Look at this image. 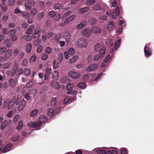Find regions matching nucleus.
I'll use <instances>...</instances> for the list:
<instances>
[{
	"mask_svg": "<svg viewBox=\"0 0 154 154\" xmlns=\"http://www.w3.org/2000/svg\"><path fill=\"white\" fill-rule=\"evenodd\" d=\"M12 146V145L10 143H8L3 148H2V153H5L9 151L11 147Z\"/></svg>",
	"mask_w": 154,
	"mask_h": 154,
	"instance_id": "12",
	"label": "nucleus"
},
{
	"mask_svg": "<svg viewBox=\"0 0 154 154\" xmlns=\"http://www.w3.org/2000/svg\"><path fill=\"white\" fill-rule=\"evenodd\" d=\"M48 119L43 115H41L38 118V120L35 121V122H29L28 125L32 128H35L36 130H39L40 129V127L41 125L47 122L48 121Z\"/></svg>",
	"mask_w": 154,
	"mask_h": 154,
	"instance_id": "1",
	"label": "nucleus"
},
{
	"mask_svg": "<svg viewBox=\"0 0 154 154\" xmlns=\"http://www.w3.org/2000/svg\"><path fill=\"white\" fill-rule=\"evenodd\" d=\"M77 86L79 88L83 89L86 88L87 85L85 82H80L78 84Z\"/></svg>",
	"mask_w": 154,
	"mask_h": 154,
	"instance_id": "23",
	"label": "nucleus"
},
{
	"mask_svg": "<svg viewBox=\"0 0 154 154\" xmlns=\"http://www.w3.org/2000/svg\"><path fill=\"white\" fill-rule=\"evenodd\" d=\"M29 16V13L27 12H24L23 13L22 16L25 18H27Z\"/></svg>",
	"mask_w": 154,
	"mask_h": 154,
	"instance_id": "45",
	"label": "nucleus"
},
{
	"mask_svg": "<svg viewBox=\"0 0 154 154\" xmlns=\"http://www.w3.org/2000/svg\"><path fill=\"white\" fill-rule=\"evenodd\" d=\"M51 86L56 89H58L59 88V85L57 82L52 81L51 83Z\"/></svg>",
	"mask_w": 154,
	"mask_h": 154,
	"instance_id": "19",
	"label": "nucleus"
},
{
	"mask_svg": "<svg viewBox=\"0 0 154 154\" xmlns=\"http://www.w3.org/2000/svg\"><path fill=\"white\" fill-rule=\"evenodd\" d=\"M68 75L70 77L74 79H76L78 78L80 76V74L76 72L73 71H70L68 73Z\"/></svg>",
	"mask_w": 154,
	"mask_h": 154,
	"instance_id": "10",
	"label": "nucleus"
},
{
	"mask_svg": "<svg viewBox=\"0 0 154 154\" xmlns=\"http://www.w3.org/2000/svg\"><path fill=\"white\" fill-rule=\"evenodd\" d=\"M41 55V59L42 60H46L48 58V56L47 54L45 53L42 54Z\"/></svg>",
	"mask_w": 154,
	"mask_h": 154,
	"instance_id": "44",
	"label": "nucleus"
},
{
	"mask_svg": "<svg viewBox=\"0 0 154 154\" xmlns=\"http://www.w3.org/2000/svg\"><path fill=\"white\" fill-rule=\"evenodd\" d=\"M16 100V98L14 97L11 101L9 100L8 101V100H7L6 102L5 103L8 104V109H10L12 107L15 103Z\"/></svg>",
	"mask_w": 154,
	"mask_h": 154,
	"instance_id": "9",
	"label": "nucleus"
},
{
	"mask_svg": "<svg viewBox=\"0 0 154 154\" xmlns=\"http://www.w3.org/2000/svg\"><path fill=\"white\" fill-rule=\"evenodd\" d=\"M58 72L57 70L54 71L52 74L53 77L56 78L58 76Z\"/></svg>",
	"mask_w": 154,
	"mask_h": 154,
	"instance_id": "58",
	"label": "nucleus"
},
{
	"mask_svg": "<svg viewBox=\"0 0 154 154\" xmlns=\"http://www.w3.org/2000/svg\"><path fill=\"white\" fill-rule=\"evenodd\" d=\"M92 33L91 30L89 28H85L82 30L81 35L85 37H88Z\"/></svg>",
	"mask_w": 154,
	"mask_h": 154,
	"instance_id": "6",
	"label": "nucleus"
},
{
	"mask_svg": "<svg viewBox=\"0 0 154 154\" xmlns=\"http://www.w3.org/2000/svg\"><path fill=\"white\" fill-rule=\"evenodd\" d=\"M56 13L55 11H52L49 12L48 14V15L50 17L52 18L56 15Z\"/></svg>",
	"mask_w": 154,
	"mask_h": 154,
	"instance_id": "33",
	"label": "nucleus"
},
{
	"mask_svg": "<svg viewBox=\"0 0 154 154\" xmlns=\"http://www.w3.org/2000/svg\"><path fill=\"white\" fill-rule=\"evenodd\" d=\"M95 2V0H87L86 4L88 5H91L94 4Z\"/></svg>",
	"mask_w": 154,
	"mask_h": 154,
	"instance_id": "39",
	"label": "nucleus"
},
{
	"mask_svg": "<svg viewBox=\"0 0 154 154\" xmlns=\"http://www.w3.org/2000/svg\"><path fill=\"white\" fill-rule=\"evenodd\" d=\"M89 10V7H86L80 9L79 11L80 13L83 14L88 12Z\"/></svg>",
	"mask_w": 154,
	"mask_h": 154,
	"instance_id": "15",
	"label": "nucleus"
},
{
	"mask_svg": "<svg viewBox=\"0 0 154 154\" xmlns=\"http://www.w3.org/2000/svg\"><path fill=\"white\" fill-rule=\"evenodd\" d=\"M38 112V110L37 109H35L32 110L30 112V116L32 117L36 116Z\"/></svg>",
	"mask_w": 154,
	"mask_h": 154,
	"instance_id": "29",
	"label": "nucleus"
},
{
	"mask_svg": "<svg viewBox=\"0 0 154 154\" xmlns=\"http://www.w3.org/2000/svg\"><path fill=\"white\" fill-rule=\"evenodd\" d=\"M98 68V66L96 63L91 64L87 67L85 70L86 71L91 72L95 70Z\"/></svg>",
	"mask_w": 154,
	"mask_h": 154,
	"instance_id": "8",
	"label": "nucleus"
},
{
	"mask_svg": "<svg viewBox=\"0 0 154 154\" xmlns=\"http://www.w3.org/2000/svg\"><path fill=\"white\" fill-rule=\"evenodd\" d=\"M32 48V45L30 43L27 44L26 45V51L28 53H30Z\"/></svg>",
	"mask_w": 154,
	"mask_h": 154,
	"instance_id": "28",
	"label": "nucleus"
},
{
	"mask_svg": "<svg viewBox=\"0 0 154 154\" xmlns=\"http://www.w3.org/2000/svg\"><path fill=\"white\" fill-rule=\"evenodd\" d=\"M11 65V64L10 62H7L5 63L3 65V67L4 69H7L9 68Z\"/></svg>",
	"mask_w": 154,
	"mask_h": 154,
	"instance_id": "43",
	"label": "nucleus"
},
{
	"mask_svg": "<svg viewBox=\"0 0 154 154\" xmlns=\"http://www.w3.org/2000/svg\"><path fill=\"white\" fill-rule=\"evenodd\" d=\"M1 7L2 10L4 11H7L8 9L7 6L5 5L4 4L2 5Z\"/></svg>",
	"mask_w": 154,
	"mask_h": 154,
	"instance_id": "62",
	"label": "nucleus"
},
{
	"mask_svg": "<svg viewBox=\"0 0 154 154\" xmlns=\"http://www.w3.org/2000/svg\"><path fill=\"white\" fill-rule=\"evenodd\" d=\"M36 58V56L35 55H33L31 56L30 58L29 61L30 62H32L35 61Z\"/></svg>",
	"mask_w": 154,
	"mask_h": 154,
	"instance_id": "57",
	"label": "nucleus"
},
{
	"mask_svg": "<svg viewBox=\"0 0 154 154\" xmlns=\"http://www.w3.org/2000/svg\"><path fill=\"white\" fill-rule=\"evenodd\" d=\"M23 73L25 75H28L30 73V70L28 69H25L23 71Z\"/></svg>",
	"mask_w": 154,
	"mask_h": 154,
	"instance_id": "46",
	"label": "nucleus"
},
{
	"mask_svg": "<svg viewBox=\"0 0 154 154\" xmlns=\"http://www.w3.org/2000/svg\"><path fill=\"white\" fill-rule=\"evenodd\" d=\"M33 83V79H32L31 81L28 82L26 85V87L27 88H29L32 86Z\"/></svg>",
	"mask_w": 154,
	"mask_h": 154,
	"instance_id": "34",
	"label": "nucleus"
},
{
	"mask_svg": "<svg viewBox=\"0 0 154 154\" xmlns=\"http://www.w3.org/2000/svg\"><path fill=\"white\" fill-rule=\"evenodd\" d=\"M26 103V101L24 100H22L18 106V111H22L25 106Z\"/></svg>",
	"mask_w": 154,
	"mask_h": 154,
	"instance_id": "11",
	"label": "nucleus"
},
{
	"mask_svg": "<svg viewBox=\"0 0 154 154\" xmlns=\"http://www.w3.org/2000/svg\"><path fill=\"white\" fill-rule=\"evenodd\" d=\"M68 53L69 55H73L75 53V50L72 48H70L68 50Z\"/></svg>",
	"mask_w": 154,
	"mask_h": 154,
	"instance_id": "30",
	"label": "nucleus"
},
{
	"mask_svg": "<svg viewBox=\"0 0 154 154\" xmlns=\"http://www.w3.org/2000/svg\"><path fill=\"white\" fill-rule=\"evenodd\" d=\"M6 48L5 47H2L0 48V55H2L6 50Z\"/></svg>",
	"mask_w": 154,
	"mask_h": 154,
	"instance_id": "53",
	"label": "nucleus"
},
{
	"mask_svg": "<svg viewBox=\"0 0 154 154\" xmlns=\"http://www.w3.org/2000/svg\"><path fill=\"white\" fill-rule=\"evenodd\" d=\"M44 16V13L43 12L39 13L37 15V18L39 20L41 19Z\"/></svg>",
	"mask_w": 154,
	"mask_h": 154,
	"instance_id": "48",
	"label": "nucleus"
},
{
	"mask_svg": "<svg viewBox=\"0 0 154 154\" xmlns=\"http://www.w3.org/2000/svg\"><path fill=\"white\" fill-rule=\"evenodd\" d=\"M68 79V78L67 76H63L60 80L61 82L62 83H65L69 81Z\"/></svg>",
	"mask_w": 154,
	"mask_h": 154,
	"instance_id": "32",
	"label": "nucleus"
},
{
	"mask_svg": "<svg viewBox=\"0 0 154 154\" xmlns=\"http://www.w3.org/2000/svg\"><path fill=\"white\" fill-rule=\"evenodd\" d=\"M40 42V40L39 39H36L34 42V44L35 46L38 45Z\"/></svg>",
	"mask_w": 154,
	"mask_h": 154,
	"instance_id": "64",
	"label": "nucleus"
},
{
	"mask_svg": "<svg viewBox=\"0 0 154 154\" xmlns=\"http://www.w3.org/2000/svg\"><path fill=\"white\" fill-rule=\"evenodd\" d=\"M61 7V5L60 3H57L54 5V9L55 10L60 9Z\"/></svg>",
	"mask_w": 154,
	"mask_h": 154,
	"instance_id": "52",
	"label": "nucleus"
},
{
	"mask_svg": "<svg viewBox=\"0 0 154 154\" xmlns=\"http://www.w3.org/2000/svg\"><path fill=\"white\" fill-rule=\"evenodd\" d=\"M93 9L94 10L97 11L100 10L101 8L99 4H96L93 7Z\"/></svg>",
	"mask_w": 154,
	"mask_h": 154,
	"instance_id": "35",
	"label": "nucleus"
},
{
	"mask_svg": "<svg viewBox=\"0 0 154 154\" xmlns=\"http://www.w3.org/2000/svg\"><path fill=\"white\" fill-rule=\"evenodd\" d=\"M91 30L92 32L96 34H98L101 32L100 29L99 28L95 27H93Z\"/></svg>",
	"mask_w": 154,
	"mask_h": 154,
	"instance_id": "21",
	"label": "nucleus"
},
{
	"mask_svg": "<svg viewBox=\"0 0 154 154\" xmlns=\"http://www.w3.org/2000/svg\"><path fill=\"white\" fill-rule=\"evenodd\" d=\"M121 41V39H119L115 42L114 45V48L115 50H117L119 48V45L120 44Z\"/></svg>",
	"mask_w": 154,
	"mask_h": 154,
	"instance_id": "26",
	"label": "nucleus"
},
{
	"mask_svg": "<svg viewBox=\"0 0 154 154\" xmlns=\"http://www.w3.org/2000/svg\"><path fill=\"white\" fill-rule=\"evenodd\" d=\"M103 73L102 72L99 73L97 76L95 78L94 81H97L98 80L100 77L102 76Z\"/></svg>",
	"mask_w": 154,
	"mask_h": 154,
	"instance_id": "59",
	"label": "nucleus"
},
{
	"mask_svg": "<svg viewBox=\"0 0 154 154\" xmlns=\"http://www.w3.org/2000/svg\"><path fill=\"white\" fill-rule=\"evenodd\" d=\"M34 28V25L32 24L28 28L26 31V33L28 34H31L32 33Z\"/></svg>",
	"mask_w": 154,
	"mask_h": 154,
	"instance_id": "16",
	"label": "nucleus"
},
{
	"mask_svg": "<svg viewBox=\"0 0 154 154\" xmlns=\"http://www.w3.org/2000/svg\"><path fill=\"white\" fill-rule=\"evenodd\" d=\"M45 71L46 73L49 74H51V73L52 72L51 69L49 67H46V68Z\"/></svg>",
	"mask_w": 154,
	"mask_h": 154,
	"instance_id": "54",
	"label": "nucleus"
},
{
	"mask_svg": "<svg viewBox=\"0 0 154 154\" xmlns=\"http://www.w3.org/2000/svg\"><path fill=\"white\" fill-rule=\"evenodd\" d=\"M23 38L27 41H30L32 40L31 37L28 35H26L24 36Z\"/></svg>",
	"mask_w": 154,
	"mask_h": 154,
	"instance_id": "47",
	"label": "nucleus"
},
{
	"mask_svg": "<svg viewBox=\"0 0 154 154\" xmlns=\"http://www.w3.org/2000/svg\"><path fill=\"white\" fill-rule=\"evenodd\" d=\"M8 83L10 85L12 88L15 86V82L14 79L11 78L9 79Z\"/></svg>",
	"mask_w": 154,
	"mask_h": 154,
	"instance_id": "22",
	"label": "nucleus"
},
{
	"mask_svg": "<svg viewBox=\"0 0 154 154\" xmlns=\"http://www.w3.org/2000/svg\"><path fill=\"white\" fill-rule=\"evenodd\" d=\"M56 103V98L55 97L53 98L51 101V104L52 105L55 106Z\"/></svg>",
	"mask_w": 154,
	"mask_h": 154,
	"instance_id": "51",
	"label": "nucleus"
},
{
	"mask_svg": "<svg viewBox=\"0 0 154 154\" xmlns=\"http://www.w3.org/2000/svg\"><path fill=\"white\" fill-rule=\"evenodd\" d=\"M12 51L10 49H8L5 53L4 56L6 59L9 58L11 55Z\"/></svg>",
	"mask_w": 154,
	"mask_h": 154,
	"instance_id": "18",
	"label": "nucleus"
},
{
	"mask_svg": "<svg viewBox=\"0 0 154 154\" xmlns=\"http://www.w3.org/2000/svg\"><path fill=\"white\" fill-rule=\"evenodd\" d=\"M18 66V64L17 63H15L14 64V66L11 72H10L9 71L7 72L8 75L11 76H14L16 73H17Z\"/></svg>",
	"mask_w": 154,
	"mask_h": 154,
	"instance_id": "4",
	"label": "nucleus"
},
{
	"mask_svg": "<svg viewBox=\"0 0 154 154\" xmlns=\"http://www.w3.org/2000/svg\"><path fill=\"white\" fill-rule=\"evenodd\" d=\"M103 47H101V45L99 44H97L95 45L94 47V51L96 52H97L100 51V52L101 49Z\"/></svg>",
	"mask_w": 154,
	"mask_h": 154,
	"instance_id": "20",
	"label": "nucleus"
},
{
	"mask_svg": "<svg viewBox=\"0 0 154 154\" xmlns=\"http://www.w3.org/2000/svg\"><path fill=\"white\" fill-rule=\"evenodd\" d=\"M121 154H128V150L125 148H122L121 150Z\"/></svg>",
	"mask_w": 154,
	"mask_h": 154,
	"instance_id": "42",
	"label": "nucleus"
},
{
	"mask_svg": "<svg viewBox=\"0 0 154 154\" xmlns=\"http://www.w3.org/2000/svg\"><path fill=\"white\" fill-rule=\"evenodd\" d=\"M63 56L62 54H59L58 55V57L57 60L59 61V62H61L63 60Z\"/></svg>",
	"mask_w": 154,
	"mask_h": 154,
	"instance_id": "61",
	"label": "nucleus"
},
{
	"mask_svg": "<svg viewBox=\"0 0 154 154\" xmlns=\"http://www.w3.org/2000/svg\"><path fill=\"white\" fill-rule=\"evenodd\" d=\"M96 152L98 154H105L106 150L103 149H98L97 150Z\"/></svg>",
	"mask_w": 154,
	"mask_h": 154,
	"instance_id": "50",
	"label": "nucleus"
},
{
	"mask_svg": "<svg viewBox=\"0 0 154 154\" xmlns=\"http://www.w3.org/2000/svg\"><path fill=\"white\" fill-rule=\"evenodd\" d=\"M64 33V37L67 41H69L71 37V35L69 31H65Z\"/></svg>",
	"mask_w": 154,
	"mask_h": 154,
	"instance_id": "13",
	"label": "nucleus"
},
{
	"mask_svg": "<svg viewBox=\"0 0 154 154\" xmlns=\"http://www.w3.org/2000/svg\"><path fill=\"white\" fill-rule=\"evenodd\" d=\"M9 124L8 122L7 121H5L2 123L0 126V128L1 130H3L5 127Z\"/></svg>",
	"mask_w": 154,
	"mask_h": 154,
	"instance_id": "24",
	"label": "nucleus"
},
{
	"mask_svg": "<svg viewBox=\"0 0 154 154\" xmlns=\"http://www.w3.org/2000/svg\"><path fill=\"white\" fill-rule=\"evenodd\" d=\"M38 10L36 8H33L32 9L31 11L30 14L33 15H35L38 12Z\"/></svg>",
	"mask_w": 154,
	"mask_h": 154,
	"instance_id": "40",
	"label": "nucleus"
},
{
	"mask_svg": "<svg viewBox=\"0 0 154 154\" xmlns=\"http://www.w3.org/2000/svg\"><path fill=\"white\" fill-rule=\"evenodd\" d=\"M24 97L25 99L27 100H30L31 99V97L29 96V94L27 93L25 94Z\"/></svg>",
	"mask_w": 154,
	"mask_h": 154,
	"instance_id": "60",
	"label": "nucleus"
},
{
	"mask_svg": "<svg viewBox=\"0 0 154 154\" xmlns=\"http://www.w3.org/2000/svg\"><path fill=\"white\" fill-rule=\"evenodd\" d=\"M115 15H116V16H117L119 15V7L117 6L115 10V11L114 13Z\"/></svg>",
	"mask_w": 154,
	"mask_h": 154,
	"instance_id": "55",
	"label": "nucleus"
},
{
	"mask_svg": "<svg viewBox=\"0 0 154 154\" xmlns=\"http://www.w3.org/2000/svg\"><path fill=\"white\" fill-rule=\"evenodd\" d=\"M78 59V57L76 56H74L69 60V63H74Z\"/></svg>",
	"mask_w": 154,
	"mask_h": 154,
	"instance_id": "27",
	"label": "nucleus"
},
{
	"mask_svg": "<svg viewBox=\"0 0 154 154\" xmlns=\"http://www.w3.org/2000/svg\"><path fill=\"white\" fill-rule=\"evenodd\" d=\"M114 25L113 23L111 21H109L108 24V30L111 31L114 28Z\"/></svg>",
	"mask_w": 154,
	"mask_h": 154,
	"instance_id": "25",
	"label": "nucleus"
},
{
	"mask_svg": "<svg viewBox=\"0 0 154 154\" xmlns=\"http://www.w3.org/2000/svg\"><path fill=\"white\" fill-rule=\"evenodd\" d=\"M74 101L75 99L73 98H68L67 97H65L63 100V104H66L68 102L69 103Z\"/></svg>",
	"mask_w": 154,
	"mask_h": 154,
	"instance_id": "14",
	"label": "nucleus"
},
{
	"mask_svg": "<svg viewBox=\"0 0 154 154\" xmlns=\"http://www.w3.org/2000/svg\"><path fill=\"white\" fill-rule=\"evenodd\" d=\"M88 21L89 23L91 25H94L96 22V20L94 18L90 19H88Z\"/></svg>",
	"mask_w": 154,
	"mask_h": 154,
	"instance_id": "36",
	"label": "nucleus"
},
{
	"mask_svg": "<svg viewBox=\"0 0 154 154\" xmlns=\"http://www.w3.org/2000/svg\"><path fill=\"white\" fill-rule=\"evenodd\" d=\"M23 126V122L22 121H20L18 123V125L16 128L17 130L20 129Z\"/></svg>",
	"mask_w": 154,
	"mask_h": 154,
	"instance_id": "38",
	"label": "nucleus"
},
{
	"mask_svg": "<svg viewBox=\"0 0 154 154\" xmlns=\"http://www.w3.org/2000/svg\"><path fill=\"white\" fill-rule=\"evenodd\" d=\"M59 62L55 60L54 61L53 66L54 68L56 69L59 66Z\"/></svg>",
	"mask_w": 154,
	"mask_h": 154,
	"instance_id": "37",
	"label": "nucleus"
},
{
	"mask_svg": "<svg viewBox=\"0 0 154 154\" xmlns=\"http://www.w3.org/2000/svg\"><path fill=\"white\" fill-rule=\"evenodd\" d=\"M23 70L21 68H20L18 69L17 71V72L16 75H19L23 73Z\"/></svg>",
	"mask_w": 154,
	"mask_h": 154,
	"instance_id": "56",
	"label": "nucleus"
},
{
	"mask_svg": "<svg viewBox=\"0 0 154 154\" xmlns=\"http://www.w3.org/2000/svg\"><path fill=\"white\" fill-rule=\"evenodd\" d=\"M144 53L146 57H149L152 55V50L149 47L145 45L144 49Z\"/></svg>",
	"mask_w": 154,
	"mask_h": 154,
	"instance_id": "7",
	"label": "nucleus"
},
{
	"mask_svg": "<svg viewBox=\"0 0 154 154\" xmlns=\"http://www.w3.org/2000/svg\"><path fill=\"white\" fill-rule=\"evenodd\" d=\"M20 116V115H17L15 116L14 119V123H16L17 122V121L19 119Z\"/></svg>",
	"mask_w": 154,
	"mask_h": 154,
	"instance_id": "63",
	"label": "nucleus"
},
{
	"mask_svg": "<svg viewBox=\"0 0 154 154\" xmlns=\"http://www.w3.org/2000/svg\"><path fill=\"white\" fill-rule=\"evenodd\" d=\"M76 45L80 48H86L88 45L87 40L84 38H80L76 42Z\"/></svg>",
	"mask_w": 154,
	"mask_h": 154,
	"instance_id": "2",
	"label": "nucleus"
},
{
	"mask_svg": "<svg viewBox=\"0 0 154 154\" xmlns=\"http://www.w3.org/2000/svg\"><path fill=\"white\" fill-rule=\"evenodd\" d=\"M54 112V108L49 109L48 112V116L50 117H51L53 116Z\"/></svg>",
	"mask_w": 154,
	"mask_h": 154,
	"instance_id": "31",
	"label": "nucleus"
},
{
	"mask_svg": "<svg viewBox=\"0 0 154 154\" xmlns=\"http://www.w3.org/2000/svg\"><path fill=\"white\" fill-rule=\"evenodd\" d=\"M73 86V85L72 84L70 83L68 84L66 87V89L68 91L72 90V88Z\"/></svg>",
	"mask_w": 154,
	"mask_h": 154,
	"instance_id": "49",
	"label": "nucleus"
},
{
	"mask_svg": "<svg viewBox=\"0 0 154 154\" xmlns=\"http://www.w3.org/2000/svg\"><path fill=\"white\" fill-rule=\"evenodd\" d=\"M87 23L86 22L83 21H81L80 23L77 26V28L81 29L83 27H85L87 25Z\"/></svg>",
	"mask_w": 154,
	"mask_h": 154,
	"instance_id": "17",
	"label": "nucleus"
},
{
	"mask_svg": "<svg viewBox=\"0 0 154 154\" xmlns=\"http://www.w3.org/2000/svg\"><path fill=\"white\" fill-rule=\"evenodd\" d=\"M75 15H73L66 18L65 20H62L60 23V26H63L66 24L72 21L73 19L75 18Z\"/></svg>",
	"mask_w": 154,
	"mask_h": 154,
	"instance_id": "5",
	"label": "nucleus"
},
{
	"mask_svg": "<svg viewBox=\"0 0 154 154\" xmlns=\"http://www.w3.org/2000/svg\"><path fill=\"white\" fill-rule=\"evenodd\" d=\"M19 138V135L18 134L15 135L11 138V140L14 142H16L18 140Z\"/></svg>",
	"mask_w": 154,
	"mask_h": 154,
	"instance_id": "41",
	"label": "nucleus"
},
{
	"mask_svg": "<svg viewBox=\"0 0 154 154\" xmlns=\"http://www.w3.org/2000/svg\"><path fill=\"white\" fill-rule=\"evenodd\" d=\"M106 51V49L105 47H103L99 52L98 54L94 56V57L93 59L95 61H97L100 58L103 57L105 54Z\"/></svg>",
	"mask_w": 154,
	"mask_h": 154,
	"instance_id": "3",
	"label": "nucleus"
}]
</instances>
